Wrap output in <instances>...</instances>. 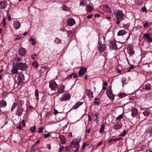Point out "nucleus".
<instances>
[{"instance_id": "4", "label": "nucleus", "mask_w": 152, "mask_h": 152, "mask_svg": "<svg viewBox=\"0 0 152 152\" xmlns=\"http://www.w3.org/2000/svg\"><path fill=\"white\" fill-rule=\"evenodd\" d=\"M16 64V66L18 67V69L19 70H25L27 68V66L25 63L19 62Z\"/></svg>"}, {"instance_id": "58", "label": "nucleus", "mask_w": 152, "mask_h": 152, "mask_svg": "<svg viewBox=\"0 0 152 152\" xmlns=\"http://www.w3.org/2000/svg\"><path fill=\"white\" fill-rule=\"evenodd\" d=\"M72 136V134L71 132H69L68 134V136L69 137H71Z\"/></svg>"}, {"instance_id": "62", "label": "nucleus", "mask_w": 152, "mask_h": 152, "mask_svg": "<svg viewBox=\"0 0 152 152\" xmlns=\"http://www.w3.org/2000/svg\"><path fill=\"white\" fill-rule=\"evenodd\" d=\"M146 10V8L145 7H143L142 9V11L143 12H145V10Z\"/></svg>"}, {"instance_id": "38", "label": "nucleus", "mask_w": 152, "mask_h": 152, "mask_svg": "<svg viewBox=\"0 0 152 152\" xmlns=\"http://www.w3.org/2000/svg\"><path fill=\"white\" fill-rule=\"evenodd\" d=\"M65 152H71V151L70 150L69 148L67 147V146H66L65 147Z\"/></svg>"}, {"instance_id": "54", "label": "nucleus", "mask_w": 152, "mask_h": 152, "mask_svg": "<svg viewBox=\"0 0 152 152\" xmlns=\"http://www.w3.org/2000/svg\"><path fill=\"white\" fill-rule=\"evenodd\" d=\"M93 16V15H88L87 16V17L88 19H89L91 18V17Z\"/></svg>"}, {"instance_id": "57", "label": "nucleus", "mask_w": 152, "mask_h": 152, "mask_svg": "<svg viewBox=\"0 0 152 152\" xmlns=\"http://www.w3.org/2000/svg\"><path fill=\"white\" fill-rule=\"evenodd\" d=\"M106 9L107 12H109L110 11V9L108 7H107L105 8Z\"/></svg>"}, {"instance_id": "6", "label": "nucleus", "mask_w": 152, "mask_h": 152, "mask_svg": "<svg viewBox=\"0 0 152 152\" xmlns=\"http://www.w3.org/2000/svg\"><path fill=\"white\" fill-rule=\"evenodd\" d=\"M70 95L69 93H65L62 95V97L60 99L61 102L67 100L70 98Z\"/></svg>"}, {"instance_id": "30", "label": "nucleus", "mask_w": 152, "mask_h": 152, "mask_svg": "<svg viewBox=\"0 0 152 152\" xmlns=\"http://www.w3.org/2000/svg\"><path fill=\"white\" fill-rule=\"evenodd\" d=\"M104 128L105 125L104 124H102V125H101V128L99 130V132L100 133H102L103 132L104 129Z\"/></svg>"}, {"instance_id": "46", "label": "nucleus", "mask_w": 152, "mask_h": 152, "mask_svg": "<svg viewBox=\"0 0 152 152\" xmlns=\"http://www.w3.org/2000/svg\"><path fill=\"white\" fill-rule=\"evenodd\" d=\"M35 96L38 97V90H36L35 91ZM37 99H39V98L38 97L37 98Z\"/></svg>"}, {"instance_id": "24", "label": "nucleus", "mask_w": 152, "mask_h": 152, "mask_svg": "<svg viewBox=\"0 0 152 152\" xmlns=\"http://www.w3.org/2000/svg\"><path fill=\"white\" fill-rule=\"evenodd\" d=\"M59 138L61 141V143L62 144H64L66 142L65 138L63 135H60L59 136Z\"/></svg>"}, {"instance_id": "63", "label": "nucleus", "mask_w": 152, "mask_h": 152, "mask_svg": "<svg viewBox=\"0 0 152 152\" xmlns=\"http://www.w3.org/2000/svg\"><path fill=\"white\" fill-rule=\"evenodd\" d=\"M17 128L18 129H21L22 127L20 125H19V126L17 127Z\"/></svg>"}, {"instance_id": "2", "label": "nucleus", "mask_w": 152, "mask_h": 152, "mask_svg": "<svg viewBox=\"0 0 152 152\" xmlns=\"http://www.w3.org/2000/svg\"><path fill=\"white\" fill-rule=\"evenodd\" d=\"M114 15L116 19L122 20L124 16L122 12L120 10H116L115 11Z\"/></svg>"}, {"instance_id": "37", "label": "nucleus", "mask_w": 152, "mask_h": 152, "mask_svg": "<svg viewBox=\"0 0 152 152\" xmlns=\"http://www.w3.org/2000/svg\"><path fill=\"white\" fill-rule=\"evenodd\" d=\"M86 0L85 1L83 0L80 2V5H85L86 2H85Z\"/></svg>"}, {"instance_id": "28", "label": "nucleus", "mask_w": 152, "mask_h": 152, "mask_svg": "<svg viewBox=\"0 0 152 152\" xmlns=\"http://www.w3.org/2000/svg\"><path fill=\"white\" fill-rule=\"evenodd\" d=\"M0 104L1 105V107H4L7 105V103L4 100H2L0 102Z\"/></svg>"}, {"instance_id": "36", "label": "nucleus", "mask_w": 152, "mask_h": 152, "mask_svg": "<svg viewBox=\"0 0 152 152\" xmlns=\"http://www.w3.org/2000/svg\"><path fill=\"white\" fill-rule=\"evenodd\" d=\"M123 116L122 114L119 115L118 117L116 118V120L117 121L120 119H121L123 118Z\"/></svg>"}, {"instance_id": "26", "label": "nucleus", "mask_w": 152, "mask_h": 152, "mask_svg": "<svg viewBox=\"0 0 152 152\" xmlns=\"http://www.w3.org/2000/svg\"><path fill=\"white\" fill-rule=\"evenodd\" d=\"M151 88V84H145L143 86L142 88L143 89H146V90H150Z\"/></svg>"}, {"instance_id": "33", "label": "nucleus", "mask_w": 152, "mask_h": 152, "mask_svg": "<svg viewBox=\"0 0 152 152\" xmlns=\"http://www.w3.org/2000/svg\"><path fill=\"white\" fill-rule=\"evenodd\" d=\"M87 7V11L89 12H90L92 10L93 8L91 5H88Z\"/></svg>"}, {"instance_id": "47", "label": "nucleus", "mask_w": 152, "mask_h": 152, "mask_svg": "<svg viewBox=\"0 0 152 152\" xmlns=\"http://www.w3.org/2000/svg\"><path fill=\"white\" fill-rule=\"evenodd\" d=\"M43 131V128L42 127H39V128L38 132L41 133Z\"/></svg>"}, {"instance_id": "22", "label": "nucleus", "mask_w": 152, "mask_h": 152, "mask_svg": "<svg viewBox=\"0 0 152 152\" xmlns=\"http://www.w3.org/2000/svg\"><path fill=\"white\" fill-rule=\"evenodd\" d=\"M26 50L24 48H21L19 50V53L21 56L24 55L26 53Z\"/></svg>"}, {"instance_id": "9", "label": "nucleus", "mask_w": 152, "mask_h": 152, "mask_svg": "<svg viewBox=\"0 0 152 152\" xmlns=\"http://www.w3.org/2000/svg\"><path fill=\"white\" fill-rule=\"evenodd\" d=\"M87 71V68L83 67H81L78 72V75L80 76L83 75Z\"/></svg>"}, {"instance_id": "49", "label": "nucleus", "mask_w": 152, "mask_h": 152, "mask_svg": "<svg viewBox=\"0 0 152 152\" xmlns=\"http://www.w3.org/2000/svg\"><path fill=\"white\" fill-rule=\"evenodd\" d=\"M126 130H124L123 132V134H122L121 136L122 137H123L125 136L126 134Z\"/></svg>"}, {"instance_id": "16", "label": "nucleus", "mask_w": 152, "mask_h": 152, "mask_svg": "<svg viewBox=\"0 0 152 152\" xmlns=\"http://www.w3.org/2000/svg\"><path fill=\"white\" fill-rule=\"evenodd\" d=\"M79 142L77 140L73 141L71 143V145L73 148H79L80 146Z\"/></svg>"}, {"instance_id": "31", "label": "nucleus", "mask_w": 152, "mask_h": 152, "mask_svg": "<svg viewBox=\"0 0 152 152\" xmlns=\"http://www.w3.org/2000/svg\"><path fill=\"white\" fill-rule=\"evenodd\" d=\"M29 41H32L31 44L32 45H35L36 44V42L35 41L34 39L33 38H31L29 39Z\"/></svg>"}, {"instance_id": "3", "label": "nucleus", "mask_w": 152, "mask_h": 152, "mask_svg": "<svg viewBox=\"0 0 152 152\" xmlns=\"http://www.w3.org/2000/svg\"><path fill=\"white\" fill-rule=\"evenodd\" d=\"M49 88L51 89L52 91H56L58 88V85L56 82L54 80L50 81L49 82Z\"/></svg>"}, {"instance_id": "41", "label": "nucleus", "mask_w": 152, "mask_h": 152, "mask_svg": "<svg viewBox=\"0 0 152 152\" xmlns=\"http://www.w3.org/2000/svg\"><path fill=\"white\" fill-rule=\"evenodd\" d=\"M16 105L15 103H14L11 109V111H12L16 107Z\"/></svg>"}, {"instance_id": "42", "label": "nucleus", "mask_w": 152, "mask_h": 152, "mask_svg": "<svg viewBox=\"0 0 152 152\" xmlns=\"http://www.w3.org/2000/svg\"><path fill=\"white\" fill-rule=\"evenodd\" d=\"M37 55L35 53H34L31 55V57L33 59H35V57Z\"/></svg>"}, {"instance_id": "13", "label": "nucleus", "mask_w": 152, "mask_h": 152, "mask_svg": "<svg viewBox=\"0 0 152 152\" xmlns=\"http://www.w3.org/2000/svg\"><path fill=\"white\" fill-rule=\"evenodd\" d=\"M143 37L145 38L148 40L147 42H152V38L150 37L149 33H146L144 34Z\"/></svg>"}, {"instance_id": "44", "label": "nucleus", "mask_w": 152, "mask_h": 152, "mask_svg": "<svg viewBox=\"0 0 152 152\" xmlns=\"http://www.w3.org/2000/svg\"><path fill=\"white\" fill-rule=\"evenodd\" d=\"M50 135V134H46L44 135V137L45 138H47L48 137H49Z\"/></svg>"}, {"instance_id": "12", "label": "nucleus", "mask_w": 152, "mask_h": 152, "mask_svg": "<svg viewBox=\"0 0 152 152\" xmlns=\"http://www.w3.org/2000/svg\"><path fill=\"white\" fill-rule=\"evenodd\" d=\"M13 25L15 29H17L19 28L20 26V23L18 20H16L13 22Z\"/></svg>"}, {"instance_id": "5", "label": "nucleus", "mask_w": 152, "mask_h": 152, "mask_svg": "<svg viewBox=\"0 0 152 152\" xmlns=\"http://www.w3.org/2000/svg\"><path fill=\"white\" fill-rule=\"evenodd\" d=\"M110 46L114 50L118 49L120 48V46L118 45L119 44V43L118 42L116 43L115 42L114 40L110 41Z\"/></svg>"}, {"instance_id": "1", "label": "nucleus", "mask_w": 152, "mask_h": 152, "mask_svg": "<svg viewBox=\"0 0 152 152\" xmlns=\"http://www.w3.org/2000/svg\"><path fill=\"white\" fill-rule=\"evenodd\" d=\"M24 75L22 73H20L17 77V79L15 80V84H17V85H22L24 83Z\"/></svg>"}, {"instance_id": "50", "label": "nucleus", "mask_w": 152, "mask_h": 152, "mask_svg": "<svg viewBox=\"0 0 152 152\" xmlns=\"http://www.w3.org/2000/svg\"><path fill=\"white\" fill-rule=\"evenodd\" d=\"M122 139V137H119L118 138H115L113 140L114 141H118L120 140H121Z\"/></svg>"}, {"instance_id": "27", "label": "nucleus", "mask_w": 152, "mask_h": 152, "mask_svg": "<svg viewBox=\"0 0 152 152\" xmlns=\"http://www.w3.org/2000/svg\"><path fill=\"white\" fill-rule=\"evenodd\" d=\"M126 33L125 30H121L119 31L118 33V35L119 36H121L124 35Z\"/></svg>"}, {"instance_id": "21", "label": "nucleus", "mask_w": 152, "mask_h": 152, "mask_svg": "<svg viewBox=\"0 0 152 152\" xmlns=\"http://www.w3.org/2000/svg\"><path fill=\"white\" fill-rule=\"evenodd\" d=\"M65 89V86L64 85H61L59 88L57 90V92L59 94H61L63 93Z\"/></svg>"}, {"instance_id": "19", "label": "nucleus", "mask_w": 152, "mask_h": 152, "mask_svg": "<svg viewBox=\"0 0 152 152\" xmlns=\"http://www.w3.org/2000/svg\"><path fill=\"white\" fill-rule=\"evenodd\" d=\"M151 113V111L149 109H145L143 112V114L146 117L148 116Z\"/></svg>"}, {"instance_id": "15", "label": "nucleus", "mask_w": 152, "mask_h": 152, "mask_svg": "<svg viewBox=\"0 0 152 152\" xmlns=\"http://www.w3.org/2000/svg\"><path fill=\"white\" fill-rule=\"evenodd\" d=\"M105 49V45L104 44H100L98 47V49L100 53H102Z\"/></svg>"}, {"instance_id": "32", "label": "nucleus", "mask_w": 152, "mask_h": 152, "mask_svg": "<svg viewBox=\"0 0 152 152\" xmlns=\"http://www.w3.org/2000/svg\"><path fill=\"white\" fill-rule=\"evenodd\" d=\"M36 126H33L31 127L30 130H31V132L33 133L35 131Z\"/></svg>"}, {"instance_id": "20", "label": "nucleus", "mask_w": 152, "mask_h": 152, "mask_svg": "<svg viewBox=\"0 0 152 152\" xmlns=\"http://www.w3.org/2000/svg\"><path fill=\"white\" fill-rule=\"evenodd\" d=\"M18 68V67L16 66V64H15L13 66L11 70L12 73L13 74L17 73L18 72V70L19 69Z\"/></svg>"}, {"instance_id": "61", "label": "nucleus", "mask_w": 152, "mask_h": 152, "mask_svg": "<svg viewBox=\"0 0 152 152\" xmlns=\"http://www.w3.org/2000/svg\"><path fill=\"white\" fill-rule=\"evenodd\" d=\"M94 104H97V105H99V102H96V101H94Z\"/></svg>"}, {"instance_id": "45", "label": "nucleus", "mask_w": 152, "mask_h": 152, "mask_svg": "<svg viewBox=\"0 0 152 152\" xmlns=\"http://www.w3.org/2000/svg\"><path fill=\"white\" fill-rule=\"evenodd\" d=\"M143 26L144 28H146L147 27H148V22H145Z\"/></svg>"}, {"instance_id": "64", "label": "nucleus", "mask_w": 152, "mask_h": 152, "mask_svg": "<svg viewBox=\"0 0 152 152\" xmlns=\"http://www.w3.org/2000/svg\"><path fill=\"white\" fill-rule=\"evenodd\" d=\"M95 17H100V14H95L94 15Z\"/></svg>"}, {"instance_id": "55", "label": "nucleus", "mask_w": 152, "mask_h": 152, "mask_svg": "<svg viewBox=\"0 0 152 152\" xmlns=\"http://www.w3.org/2000/svg\"><path fill=\"white\" fill-rule=\"evenodd\" d=\"M117 20L116 23L117 24H118L120 23V21L122 20L120 19H117Z\"/></svg>"}, {"instance_id": "48", "label": "nucleus", "mask_w": 152, "mask_h": 152, "mask_svg": "<svg viewBox=\"0 0 152 152\" xmlns=\"http://www.w3.org/2000/svg\"><path fill=\"white\" fill-rule=\"evenodd\" d=\"M6 21V19L5 18H4L2 20V22L3 23H4V26H5L6 25V22H5Z\"/></svg>"}, {"instance_id": "56", "label": "nucleus", "mask_w": 152, "mask_h": 152, "mask_svg": "<svg viewBox=\"0 0 152 152\" xmlns=\"http://www.w3.org/2000/svg\"><path fill=\"white\" fill-rule=\"evenodd\" d=\"M67 7L66 6H63V7L62 10H66Z\"/></svg>"}, {"instance_id": "14", "label": "nucleus", "mask_w": 152, "mask_h": 152, "mask_svg": "<svg viewBox=\"0 0 152 152\" xmlns=\"http://www.w3.org/2000/svg\"><path fill=\"white\" fill-rule=\"evenodd\" d=\"M86 93L87 96L88 97L89 99L91 100L92 98L93 97L92 92L90 90L88 89H87L86 91Z\"/></svg>"}, {"instance_id": "40", "label": "nucleus", "mask_w": 152, "mask_h": 152, "mask_svg": "<svg viewBox=\"0 0 152 152\" xmlns=\"http://www.w3.org/2000/svg\"><path fill=\"white\" fill-rule=\"evenodd\" d=\"M60 147L59 149L58 152H61L62 150H63L64 147L63 145H61V144L60 145Z\"/></svg>"}, {"instance_id": "7", "label": "nucleus", "mask_w": 152, "mask_h": 152, "mask_svg": "<svg viewBox=\"0 0 152 152\" xmlns=\"http://www.w3.org/2000/svg\"><path fill=\"white\" fill-rule=\"evenodd\" d=\"M127 49L128 51V53L129 54L130 56L133 55L134 52L133 49V46L130 45H128Z\"/></svg>"}, {"instance_id": "23", "label": "nucleus", "mask_w": 152, "mask_h": 152, "mask_svg": "<svg viewBox=\"0 0 152 152\" xmlns=\"http://www.w3.org/2000/svg\"><path fill=\"white\" fill-rule=\"evenodd\" d=\"M107 94L108 97L112 101L114 99L115 95L110 91L108 92Z\"/></svg>"}, {"instance_id": "60", "label": "nucleus", "mask_w": 152, "mask_h": 152, "mask_svg": "<svg viewBox=\"0 0 152 152\" xmlns=\"http://www.w3.org/2000/svg\"><path fill=\"white\" fill-rule=\"evenodd\" d=\"M103 143L102 142L100 141L98 143V145H97V147L99 146L100 145H101Z\"/></svg>"}, {"instance_id": "8", "label": "nucleus", "mask_w": 152, "mask_h": 152, "mask_svg": "<svg viewBox=\"0 0 152 152\" xmlns=\"http://www.w3.org/2000/svg\"><path fill=\"white\" fill-rule=\"evenodd\" d=\"M122 126V125L120 122H118L113 126V128L115 130L120 129Z\"/></svg>"}, {"instance_id": "25", "label": "nucleus", "mask_w": 152, "mask_h": 152, "mask_svg": "<svg viewBox=\"0 0 152 152\" xmlns=\"http://www.w3.org/2000/svg\"><path fill=\"white\" fill-rule=\"evenodd\" d=\"M75 31L73 30L67 31V36L69 37L72 38L74 35Z\"/></svg>"}, {"instance_id": "11", "label": "nucleus", "mask_w": 152, "mask_h": 152, "mask_svg": "<svg viewBox=\"0 0 152 152\" xmlns=\"http://www.w3.org/2000/svg\"><path fill=\"white\" fill-rule=\"evenodd\" d=\"M23 112V110L22 108L18 107L16 111L15 115L18 116H21Z\"/></svg>"}, {"instance_id": "52", "label": "nucleus", "mask_w": 152, "mask_h": 152, "mask_svg": "<svg viewBox=\"0 0 152 152\" xmlns=\"http://www.w3.org/2000/svg\"><path fill=\"white\" fill-rule=\"evenodd\" d=\"M21 37H19V36H18L17 37L15 38V40H17L18 39L20 40V39H21Z\"/></svg>"}, {"instance_id": "34", "label": "nucleus", "mask_w": 152, "mask_h": 152, "mask_svg": "<svg viewBox=\"0 0 152 152\" xmlns=\"http://www.w3.org/2000/svg\"><path fill=\"white\" fill-rule=\"evenodd\" d=\"M61 41V40L57 38H56L55 40V42L57 44H59L60 43Z\"/></svg>"}, {"instance_id": "29", "label": "nucleus", "mask_w": 152, "mask_h": 152, "mask_svg": "<svg viewBox=\"0 0 152 152\" xmlns=\"http://www.w3.org/2000/svg\"><path fill=\"white\" fill-rule=\"evenodd\" d=\"M83 102H79L75 104L74 106L73 107V109H75L77 108V107L83 104Z\"/></svg>"}, {"instance_id": "17", "label": "nucleus", "mask_w": 152, "mask_h": 152, "mask_svg": "<svg viewBox=\"0 0 152 152\" xmlns=\"http://www.w3.org/2000/svg\"><path fill=\"white\" fill-rule=\"evenodd\" d=\"M75 23V20L72 18L69 19L67 21V25L70 26H73Z\"/></svg>"}, {"instance_id": "53", "label": "nucleus", "mask_w": 152, "mask_h": 152, "mask_svg": "<svg viewBox=\"0 0 152 152\" xmlns=\"http://www.w3.org/2000/svg\"><path fill=\"white\" fill-rule=\"evenodd\" d=\"M86 144L85 143H83V144L82 146V147L83 150L85 148V147L86 146Z\"/></svg>"}, {"instance_id": "35", "label": "nucleus", "mask_w": 152, "mask_h": 152, "mask_svg": "<svg viewBox=\"0 0 152 152\" xmlns=\"http://www.w3.org/2000/svg\"><path fill=\"white\" fill-rule=\"evenodd\" d=\"M33 66L35 67L36 68H37L38 67V64L37 62L36 61H34L32 64Z\"/></svg>"}, {"instance_id": "39", "label": "nucleus", "mask_w": 152, "mask_h": 152, "mask_svg": "<svg viewBox=\"0 0 152 152\" xmlns=\"http://www.w3.org/2000/svg\"><path fill=\"white\" fill-rule=\"evenodd\" d=\"M98 117V115L96 113L94 114V117H95V118L94 119V121L97 122V117Z\"/></svg>"}, {"instance_id": "18", "label": "nucleus", "mask_w": 152, "mask_h": 152, "mask_svg": "<svg viewBox=\"0 0 152 152\" xmlns=\"http://www.w3.org/2000/svg\"><path fill=\"white\" fill-rule=\"evenodd\" d=\"M7 5V3L5 1L0 2V9H5Z\"/></svg>"}, {"instance_id": "51", "label": "nucleus", "mask_w": 152, "mask_h": 152, "mask_svg": "<svg viewBox=\"0 0 152 152\" xmlns=\"http://www.w3.org/2000/svg\"><path fill=\"white\" fill-rule=\"evenodd\" d=\"M73 75V77L74 78H76L77 77V75L74 73H72Z\"/></svg>"}, {"instance_id": "10", "label": "nucleus", "mask_w": 152, "mask_h": 152, "mask_svg": "<svg viewBox=\"0 0 152 152\" xmlns=\"http://www.w3.org/2000/svg\"><path fill=\"white\" fill-rule=\"evenodd\" d=\"M132 112L131 115L133 117L137 116L138 114L137 110L135 108H133L131 110Z\"/></svg>"}, {"instance_id": "59", "label": "nucleus", "mask_w": 152, "mask_h": 152, "mask_svg": "<svg viewBox=\"0 0 152 152\" xmlns=\"http://www.w3.org/2000/svg\"><path fill=\"white\" fill-rule=\"evenodd\" d=\"M47 147L48 149H50L51 146L50 145L48 144L47 145Z\"/></svg>"}, {"instance_id": "43", "label": "nucleus", "mask_w": 152, "mask_h": 152, "mask_svg": "<svg viewBox=\"0 0 152 152\" xmlns=\"http://www.w3.org/2000/svg\"><path fill=\"white\" fill-rule=\"evenodd\" d=\"M7 19L9 21H10L11 20V18L10 15V14L9 13L7 14Z\"/></svg>"}]
</instances>
